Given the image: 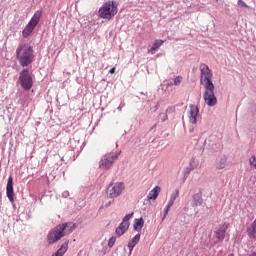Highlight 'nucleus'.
<instances>
[{
    "label": "nucleus",
    "mask_w": 256,
    "mask_h": 256,
    "mask_svg": "<svg viewBox=\"0 0 256 256\" xmlns=\"http://www.w3.org/2000/svg\"><path fill=\"white\" fill-rule=\"evenodd\" d=\"M141 240V234H136L129 242H128V249L129 254L133 253V249H135V246L139 241Z\"/></svg>",
    "instance_id": "4468645a"
},
{
    "label": "nucleus",
    "mask_w": 256,
    "mask_h": 256,
    "mask_svg": "<svg viewBox=\"0 0 256 256\" xmlns=\"http://www.w3.org/2000/svg\"><path fill=\"white\" fill-rule=\"evenodd\" d=\"M129 225H130L129 222H124L123 220H122V222L119 224V226L123 228V231H124L125 233H126V231L129 229Z\"/></svg>",
    "instance_id": "393cba45"
},
{
    "label": "nucleus",
    "mask_w": 256,
    "mask_h": 256,
    "mask_svg": "<svg viewBox=\"0 0 256 256\" xmlns=\"http://www.w3.org/2000/svg\"><path fill=\"white\" fill-rule=\"evenodd\" d=\"M227 229H229V223L224 222L223 225H221L215 231V237H216V239H218V241H223V239H225V235L227 233Z\"/></svg>",
    "instance_id": "ddd939ff"
},
{
    "label": "nucleus",
    "mask_w": 256,
    "mask_h": 256,
    "mask_svg": "<svg viewBox=\"0 0 256 256\" xmlns=\"http://www.w3.org/2000/svg\"><path fill=\"white\" fill-rule=\"evenodd\" d=\"M119 12L117 2L110 0L105 2L98 10V16L100 19H105L106 21H111L115 15Z\"/></svg>",
    "instance_id": "f03ea898"
},
{
    "label": "nucleus",
    "mask_w": 256,
    "mask_h": 256,
    "mask_svg": "<svg viewBox=\"0 0 256 256\" xmlns=\"http://www.w3.org/2000/svg\"><path fill=\"white\" fill-rule=\"evenodd\" d=\"M159 118L162 121V123H165V121L169 119V117L167 116V113H160Z\"/></svg>",
    "instance_id": "cd10ccee"
},
{
    "label": "nucleus",
    "mask_w": 256,
    "mask_h": 256,
    "mask_svg": "<svg viewBox=\"0 0 256 256\" xmlns=\"http://www.w3.org/2000/svg\"><path fill=\"white\" fill-rule=\"evenodd\" d=\"M169 111H173V108H168V109L166 110V113H169Z\"/></svg>",
    "instance_id": "c9c22d12"
},
{
    "label": "nucleus",
    "mask_w": 256,
    "mask_h": 256,
    "mask_svg": "<svg viewBox=\"0 0 256 256\" xmlns=\"http://www.w3.org/2000/svg\"><path fill=\"white\" fill-rule=\"evenodd\" d=\"M133 215L134 213H130V214H127L122 221H124L125 223H129V220H131L133 218Z\"/></svg>",
    "instance_id": "c756f323"
},
{
    "label": "nucleus",
    "mask_w": 256,
    "mask_h": 256,
    "mask_svg": "<svg viewBox=\"0 0 256 256\" xmlns=\"http://www.w3.org/2000/svg\"><path fill=\"white\" fill-rule=\"evenodd\" d=\"M41 17H43V11L37 10L22 31V37H24V39H27V37H29V35H31L33 31H35V27L39 25Z\"/></svg>",
    "instance_id": "7ed1b4c3"
},
{
    "label": "nucleus",
    "mask_w": 256,
    "mask_h": 256,
    "mask_svg": "<svg viewBox=\"0 0 256 256\" xmlns=\"http://www.w3.org/2000/svg\"><path fill=\"white\" fill-rule=\"evenodd\" d=\"M174 202L168 201V204L166 205L165 209H164V215L162 217V221H165V218L167 217V215H169V211L171 209V207H173Z\"/></svg>",
    "instance_id": "4be33fe9"
},
{
    "label": "nucleus",
    "mask_w": 256,
    "mask_h": 256,
    "mask_svg": "<svg viewBox=\"0 0 256 256\" xmlns=\"http://www.w3.org/2000/svg\"><path fill=\"white\" fill-rule=\"evenodd\" d=\"M123 107H125V102H121V104L118 106V111H122Z\"/></svg>",
    "instance_id": "473e14b6"
},
{
    "label": "nucleus",
    "mask_w": 256,
    "mask_h": 256,
    "mask_svg": "<svg viewBox=\"0 0 256 256\" xmlns=\"http://www.w3.org/2000/svg\"><path fill=\"white\" fill-rule=\"evenodd\" d=\"M19 84L24 91H31L33 87V77L29 73V69H23L19 73Z\"/></svg>",
    "instance_id": "423d86ee"
},
{
    "label": "nucleus",
    "mask_w": 256,
    "mask_h": 256,
    "mask_svg": "<svg viewBox=\"0 0 256 256\" xmlns=\"http://www.w3.org/2000/svg\"><path fill=\"white\" fill-rule=\"evenodd\" d=\"M161 191V187L159 186H155L148 194L147 198L149 200H153L155 201V199H157V197H159V192Z\"/></svg>",
    "instance_id": "dca6fc26"
},
{
    "label": "nucleus",
    "mask_w": 256,
    "mask_h": 256,
    "mask_svg": "<svg viewBox=\"0 0 256 256\" xmlns=\"http://www.w3.org/2000/svg\"><path fill=\"white\" fill-rule=\"evenodd\" d=\"M249 256H256V253L255 252H253L252 254H250Z\"/></svg>",
    "instance_id": "4c0bfd02"
},
{
    "label": "nucleus",
    "mask_w": 256,
    "mask_h": 256,
    "mask_svg": "<svg viewBox=\"0 0 256 256\" xmlns=\"http://www.w3.org/2000/svg\"><path fill=\"white\" fill-rule=\"evenodd\" d=\"M62 197H64V199H67V197H69V192L68 191L63 192Z\"/></svg>",
    "instance_id": "72a5a7b5"
},
{
    "label": "nucleus",
    "mask_w": 256,
    "mask_h": 256,
    "mask_svg": "<svg viewBox=\"0 0 256 256\" xmlns=\"http://www.w3.org/2000/svg\"><path fill=\"white\" fill-rule=\"evenodd\" d=\"M199 118V108L194 105L190 104V110L188 112V119L192 125H197V119Z\"/></svg>",
    "instance_id": "9b49d317"
},
{
    "label": "nucleus",
    "mask_w": 256,
    "mask_h": 256,
    "mask_svg": "<svg viewBox=\"0 0 256 256\" xmlns=\"http://www.w3.org/2000/svg\"><path fill=\"white\" fill-rule=\"evenodd\" d=\"M109 73H111V75H113V73H115V68H111V69L109 70Z\"/></svg>",
    "instance_id": "f704fd0d"
},
{
    "label": "nucleus",
    "mask_w": 256,
    "mask_h": 256,
    "mask_svg": "<svg viewBox=\"0 0 256 256\" xmlns=\"http://www.w3.org/2000/svg\"><path fill=\"white\" fill-rule=\"evenodd\" d=\"M205 145H208L213 151H217L218 147H221V139L217 135H210L205 140Z\"/></svg>",
    "instance_id": "9d476101"
},
{
    "label": "nucleus",
    "mask_w": 256,
    "mask_h": 256,
    "mask_svg": "<svg viewBox=\"0 0 256 256\" xmlns=\"http://www.w3.org/2000/svg\"><path fill=\"white\" fill-rule=\"evenodd\" d=\"M204 101L208 107H215L217 105V97L215 96V86L205 87Z\"/></svg>",
    "instance_id": "1a4fd4ad"
},
{
    "label": "nucleus",
    "mask_w": 256,
    "mask_h": 256,
    "mask_svg": "<svg viewBox=\"0 0 256 256\" xmlns=\"http://www.w3.org/2000/svg\"><path fill=\"white\" fill-rule=\"evenodd\" d=\"M145 225V220H143V218H136L134 220V231H141V229H143V226Z\"/></svg>",
    "instance_id": "6ab92c4d"
},
{
    "label": "nucleus",
    "mask_w": 256,
    "mask_h": 256,
    "mask_svg": "<svg viewBox=\"0 0 256 256\" xmlns=\"http://www.w3.org/2000/svg\"><path fill=\"white\" fill-rule=\"evenodd\" d=\"M177 197H179V189H176L170 196L169 201L171 203H175V199H177Z\"/></svg>",
    "instance_id": "5701e85b"
},
{
    "label": "nucleus",
    "mask_w": 256,
    "mask_h": 256,
    "mask_svg": "<svg viewBox=\"0 0 256 256\" xmlns=\"http://www.w3.org/2000/svg\"><path fill=\"white\" fill-rule=\"evenodd\" d=\"M115 241H117V238H115L114 236H112L109 240H108V247H113V245H115Z\"/></svg>",
    "instance_id": "7c9ffc66"
},
{
    "label": "nucleus",
    "mask_w": 256,
    "mask_h": 256,
    "mask_svg": "<svg viewBox=\"0 0 256 256\" xmlns=\"http://www.w3.org/2000/svg\"><path fill=\"white\" fill-rule=\"evenodd\" d=\"M6 195L10 203L15 201V192L13 191V176H9L6 185Z\"/></svg>",
    "instance_id": "f8f14e48"
},
{
    "label": "nucleus",
    "mask_w": 256,
    "mask_h": 256,
    "mask_svg": "<svg viewBox=\"0 0 256 256\" xmlns=\"http://www.w3.org/2000/svg\"><path fill=\"white\" fill-rule=\"evenodd\" d=\"M197 165H199L196 161H195V159H192L191 161H190V163H189V167H190V169H195L196 167H197Z\"/></svg>",
    "instance_id": "2f4dec72"
},
{
    "label": "nucleus",
    "mask_w": 256,
    "mask_h": 256,
    "mask_svg": "<svg viewBox=\"0 0 256 256\" xmlns=\"http://www.w3.org/2000/svg\"><path fill=\"white\" fill-rule=\"evenodd\" d=\"M69 247V242H64L61 247L56 251V253L59 255V256H63L65 255V253H67V249Z\"/></svg>",
    "instance_id": "aec40b11"
},
{
    "label": "nucleus",
    "mask_w": 256,
    "mask_h": 256,
    "mask_svg": "<svg viewBox=\"0 0 256 256\" xmlns=\"http://www.w3.org/2000/svg\"><path fill=\"white\" fill-rule=\"evenodd\" d=\"M201 205H203V195L199 192L192 196V207H199Z\"/></svg>",
    "instance_id": "2eb2a0df"
},
{
    "label": "nucleus",
    "mask_w": 256,
    "mask_h": 256,
    "mask_svg": "<svg viewBox=\"0 0 256 256\" xmlns=\"http://www.w3.org/2000/svg\"><path fill=\"white\" fill-rule=\"evenodd\" d=\"M159 109V105H156V110Z\"/></svg>",
    "instance_id": "58836bf2"
},
{
    "label": "nucleus",
    "mask_w": 256,
    "mask_h": 256,
    "mask_svg": "<svg viewBox=\"0 0 256 256\" xmlns=\"http://www.w3.org/2000/svg\"><path fill=\"white\" fill-rule=\"evenodd\" d=\"M227 167V157L225 155L218 158L216 162V168L217 169H225Z\"/></svg>",
    "instance_id": "a211bd4d"
},
{
    "label": "nucleus",
    "mask_w": 256,
    "mask_h": 256,
    "mask_svg": "<svg viewBox=\"0 0 256 256\" xmlns=\"http://www.w3.org/2000/svg\"><path fill=\"white\" fill-rule=\"evenodd\" d=\"M67 229V224H59L53 229H51L47 234V242L49 245H53V243H57L60 239L65 237V230Z\"/></svg>",
    "instance_id": "20e7f679"
},
{
    "label": "nucleus",
    "mask_w": 256,
    "mask_h": 256,
    "mask_svg": "<svg viewBox=\"0 0 256 256\" xmlns=\"http://www.w3.org/2000/svg\"><path fill=\"white\" fill-rule=\"evenodd\" d=\"M238 7H241L242 9H249V6L243 0H238Z\"/></svg>",
    "instance_id": "a878e982"
},
{
    "label": "nucleus",
    "mask_w": 256,
    "mask_h": 256,
    "mask_svg": "<svg viewBox=\"0 0 256 256\" xmlns=\"http://www.w3.org/2000/svg\"><path fill=\"white\" fill-rule=\"evenodd\" d=\"M181 83H183V76H177L176 78H174V85L176 87H179Z\"/></svg>",
    "instance_id": "b1692460"
},
{
    "label": "nucleus",
    "mask_w": 256,
    "mask_h": 256,
    "mask_svg": "<svg viewBox=\"0 0 256 256\" xmlns=\"http://www.w3.org/2000/svg\"><path fill=\"white\" fill-rule=\"evenodd\" d=\"M161 45H163V40H155L152 44L151 49L148 50V53H150L151 55H155Z\"/></svg>",
    "instance_id": "f3484780"
},
{
    "label": "nucleus",
    "mask_w": 256,
    "mask_h": 256,
    "mask_svg": "<svg viewBox=\"0 0 256 256\" xmlns=\"http://www.w3.org/2000/svg\"><path fill=\"white\" fill-rule=\"evenodd\" d=\"M125 189V184L123 182L110 183L107 187L106 193L107 197L110 199H115L123 193Z\"/></svg>",
    "instance_id": "0eeeda50"
},
{
    "label": "nucleus",
    "mask_w": 256,
    "mask_h": 256,
    "mask_svg": "<svg viewBox=\"0 0 256 256\" xmlns=\"http://www.w3.org/2000/svg\"><path fill=\"white\" fill-rule=\"evenodd\" d=\"M62 225H67L66 229L64 230L65 235H69V233H73V231H75L77 227L75 224H72V223H62Z\"/></svg>",
    "instance_id": "412c9836"
},
{
    "label": "nucleus",
    "mask_w": 256,
    "mask_h": 256,
    "mask_svg": "<svg viewBox=\"0 0 256 256\" xmlns=\"http://www.w3.org/2000/svg\"><path fill=\"white\" fill-rule=\"evenodd\" d=\"M191 171H193V168H191L189 166L187 168H185V170L183 171L184 177H189V174L191 173Z\"/></svg>",
    "instance_id": "c85d7f7f"
},
{
    "label": "nucleus",
    "mask_w": 256,
    "mask_h": 256,
    "mask_svg": "<svg viewBox=\"0 0 256 256\" xmlns=\"http://www.w3.org/2000/svg\"><path fill=\"white\" fill-rule=\"evenodd\" d=\"M119 158V154L115 152L108 153L102 157L99 163L100 169L107 171V169H111L113 167V163H115L116 159Z\"/></svg>",
    "instance_id": "6e6552de"
},
{
    "label": "nucleus",
    "mask_w": 256,
    "mask_h": 256,
    "mask_svg": "<svg viewBox=\"0 0 256 256\" xmlns=\"http://www.w3.org/2000/svg\"><path fill=\"white\" fill-rule=\"evenodd\" d=\"M195 128H190V133H193Z\"/></svg>",
    "instance_id": "e433bc0d"
},
{
    "label": "nucleus",
    "mask_w": 256,
    "mask_h": 256,
    "mask_svg": "<svg viewBox=\"0 0 256 256\" xmlns=\"http://www.w3.org/2000/svg\"><path fill=\"white\" fill-rule=\"evenodd\" d=\"M116 235H118V237H121L122 235H125V232L123 231V228L118 226L116 228Z\"/></svg>",
    "instance_id": "bb28decb"
},
{
    "label": "nucleus",
    "mask_w": 256,
    "mask_h": 256,
    "mask_svg": "<svg viewBox=\"0 0 256 256\" xmlns=\"http://www.w3.org/2000/svg\"><path fill=\"white\" fill-rule=\"evenodd\" d=\"M211 79H213V73L209 66L205 63L200 64V85H203L204 88L214 87L215 85Z\"/></svg>",
    "instance_id": "39448f33"
},
{
    "label": "nucleus",
    "mask_w": 256,
    "mask_h": 256,
    "mask_svg": "<svg viewBox=\"0 0 256 256\" xmlns=\"http://www.w3.org/2000/svg\"><path fill=\"white\" fill-rule=\"evenodd\" d=\"M16 59L21 67H29L35 60L33 47L29 44H19L16 48Z\"/></svg>",
    "instance_id": "f257e3e1"
}]
</instances>
